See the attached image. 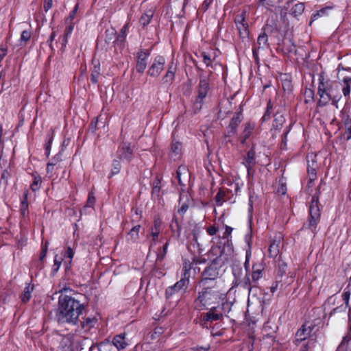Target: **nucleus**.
I'll use <instances>...</instances> for the list:
<instances>
[{
	"label": "nucleus",
	"instance_id": "obj_47",
	"mask_svg": "<svg viewBox=\"0 0 351 351\" xmlns=\"http://www.w3.org/2000/svg\"><path fill=\"white\" fill-rule=\"evenodd\" d=\"M315 337L310 338L306 343L302 345L301 351H310L315 346Z\"/></svg>",
	"mask_w": 351,
	"mask_h": 351
},
{
	"label": "nucleus",
	"instance_id": "obj_9",
	"mask_svg": "<svg viewBox=\"0 0 351 351\" xmlns=\"http://www.w3.org/2000/svg\"><path fill=\"white\" fill-rule=\"evenodd\" d=\"M177 71V64L172 60L168 64L166 73L162 78V84L171 85L175 80V74Z\"/></svg>",
	"mask_w": 351,
	"mask_h": 351
},
{
	"label": "nucleus",
	"instance_id": "obj_18",
	"mask_svg": "<svg viewBox=\"0 0 351 351\" xmlns=\"http://www.w3.org/2000/svg\"><path fill=\"white\" fill-rule=\"evenodd\" d=\"M317 93L320 97L319 103H322L323 105L326 104L330 99V93H327L324 84L321 82L318 86Z\"/></svg>",
	"mask_w": 351,
	"mask_h": 351
},
{
	"label": "nucleus",
	"instance_id": "obj_21",
	"mask_svg": "<svg viewBox=\"0 0 351 351\" xmlns=\"http://www.w3.org/2000/svg\"><path fill=\"white\" fill-rule=\"evenodd\" d=\"M183 271L184 273L182 276L181 279L175 284L176 288H177V290L179 291L184 287L186 288L189 282L190 274L189 270L185 267V269H183Z\"/></svg>",
	"mask_w": 351,
	"mask_h": 351
},
{
	"label": "nucleus",
	"instance_id": "obj_20",
	"mask_svg": "<svg viewBox=\"0 0 351 351\" xmlns=\"http://www.w3.org/2000/svg\"><path fill=\"white\" fill-rule=\"evenodd\" d=\"M160 221L159 220H155L154 226L151 228L150 235L152 236V242L150 247L154 245L158 240L160 234Z\"/></svg>",
	"mask_w": 351,
	"mask_h": 351
},
{
	"label": "nucleus",
	"instance_id": "obj_5",
	"mask_svg": "<svg viewBox=\"0 0 351 351\" xmlns=\"http://www.w3.org/2000/svg\"><path fill=\"white\" fill-rule=\"evenodd\" d=\"M209 90V84L207 80H201L197 88V96L194 102V108L197 110H199L203 104L204 99L206 98Z\"/></svg>",
	"mask_w": 351,
	"mask_h": 351
},
{
	"label": "nucleus",
	"instance_id": "obj_22",
	"mask_svg": "<svg viewBox=\"0 0 351 351\" xmlns=\"http://www.w3.org/2000/svg\"><path fill=\"white\" fill-rule=\"evenodd\" d=\"M280 237L278 239L274 240L268 249L269 256L271 258H276L280 252Z\"/></svg>",
	"mask_w": 351,
	"mask_h": 351
},
{
	"label": "nucleus",
	"instance_id": "obj_40",
	"mask_svg": "<svg viewBox=\"0 0 351 351\" xmlns=\"http://www.w3.org/2000/svg\"><path fill=\"white\" fill-rule=\"evenodd\" d=\"M97 321V319L95 317H87L84 322H82V327L83 328H86V330H89L95 326Z\"/></svg>",
	"mask_w": 351,
	"mask_h": 351
},
{
	"label": "nucleus",
	"instance_id": "obj_29",
	"mask_svg": "<svg viewBox=\"0 0 351 351\" xmlns=\"http://www.w3.org/2000/svg\"><path fill=\"white\" fill-rule=\"evenodd\" d=\"M267 42L268 38L267 34L263 33L258 36L257 42L254 44V47L259 49H264L268 45Z\"/></svg>",
	"mask_w": 351,
	"mask_h": 351
},
{
	"label": "nucleus",
	"instance_id": "obj_41",
	"mask_svg": "<svg viewBox=\"0 0 351 351\" xmlns=\"http://www.w3.org/2000/svg\"><path fill=\"white\" fill-rule=\"evenodd\" d=\"M73 30V25L72 24L69 25L65 30L63 35V39H62V46L65 47L68 43V39L70 37L71 34H72V32Z\"/></svg>",
	"mask_w": 351,
	"mask_h": 351
},
{
	"label": "nucleus",
	"instance_id": "obj_44",
	"mask_svg": "<svg viewBox=\"0 0 351 351\" xmlns=\"http://www.w3.org/2000/svg\"><path fill=\"white\" fill-rule=\"evenodd\" d=\"M31 38V32L27 30H24L22 32L21 38L19 40L20 44L19 45L21 47H24L26 45L27 42Z\"/></svg>",
	"mask_w": 351,
	"mask_h": 351
},
{
	"label": "nucleus",
	"instance_id": "obj_17",
	"mask_svg": "<svg viewBox=\"0 0 351 351\" xmlns=\"http://www.w3.org/2000/svg\"><path fill=\"white\" fill-rule=\"evenodd\" d=\"M250 256H251L250 251H247L246 252L245 261V263H244V267H245V271H246V274L248 272V270H249V266H250L249 261H250ZM239 284H242V286L245 289H247L248 290L249 293L251 292V290H252V286H251V280L249 278V277L247 276V274L245 275V278L243 280V282H240Z\"/></svg>",
	"mask_w": 351,
	"mask_h": 351
},
{
	"label": "nucleus",
	"instance_id": "obj_23",
	"mask_svg": "<svg viewBox=\"0 0 351 351\" xmlns=\"http://www.w3.org/2000/svg\"><path fill=\"white\" fill-rule=\"evenodd\" d=\"M241 122V117L240 114L234 115L232 119H231V121L229 125V130H228V135H234L236 134L237 127L239 126V123Z\"/></svg>",
	"mask_w": 351,
	"mask_h": 351
},
{
	"label": "nucleus",
	"instance_id": "obj_37",
	"mask_svg": "<svg viewBox=\"0 0 351 351\" xmlns=\"http://www.w3.org/2000/svg\"><path fill=\"white\" fill-rule=\"evenodd\" d=\"M153 16V12L152 10H149L146 13L143 14L139 19V23L145 27L147 24L149 23L152 18Z\"/></svg>",
	"mask_w": 351,
	"mask_h": 351
},
{
	"label": "nucleus",
	"instance_id": "obj_1",
	"mask_svg": "<svg viewBox=\"0 0 351 351\" xmlns=\"http://www.w3.org/2000/svg\"><path fill=\"white\" fill-rule=\"evenodd\" d=\"M84 308L83 304L69 295H60L56 319L60 324L76 325L78 317Z\"/></svg>",
	"mask_w": 351,
	"mask_h": 351
},
{
	"label": "nucleus",
	"instance_id": "obj_25",
	"mask_svg": "<svg viewBox=\"0 0 351 351\" xmlns=\"http://www.w3.org/2000/svg\"><path fill=\"white\" fill-rule=\"evenodd\" d=\"M282 50L286 54L295 53L296 49L295 45L291 41V40H285L282 43Z\"/></svg>",
	"mask_w": 351,
	"mask_h": 351
},
{
	"label": "nucleus",
	"instance_id": "obj_13",
	"mask_svg": "<svg viewBox=\"0 0 351 351\" xmlns=\"http://www.w3.org/2000/svg\"><path fill=\"white\" fill-rule=\"evenodd\" d=\"M178 181L180 185L184 186L189 180L190 173L186 166H180L176 171Z\"/></svg>",
	"mask_w": 351,
	"mask_h": 351
},
{
	"label": "nucleus",
	"instance_id": "obj_14",
	"mask_svg": "<svg viewBox=\"0 0 351 351\" xmlns=\"http://www.w3.org/2000/svg\"><path fill=\"white\" fill-rule=\"evenodd\" d=\"M243 163L247 168L248 173H250V171L256 165V153L254 147L247 152L246 156L244 158Z\"/></svg>",
	"mask_w": 351,
	"mask_h": 351
},
{
	"label": "nucleus",
	"instance_id": "obj_50",
	"mask_svg": "<svg viewBox=\"0 0 351 351\" xmlns=\"http://www.w3.org/2000/svg\"><path fill=\"white\" fill-rule=\"evenodd\" d=\"M242 272H243V271H242V268L241 267L234 266L233 267V274L236 278L237 282H237L238 285H239V283L240 282H243L242 280H240V277L242 274Z\"/></svg>",
	"mask_w": 351,
	"mask_h": 351
},
{
	"label": "nucleus",
	"instance_id": "obj_54",
	"mask_svg": "<svg viewBox=\"0 0 351 351\" xmlns=\"http://www.w3.org/2000/svg\"><path fill=\"white\" fill-rule=\"evenodd\" d=\"M168 246H169V241H167L166 243L163 245L162 250L161 252H160L157 255L158 260L161 261L164 258V257L165 256V255L167 254Z\"/></svg>",
	"mask_w": 351,
	"mask_h": 351
},
{
	"label": "nucleus",
	"instance_id": "obj_31",
	"mask_svg": "<svg viewBox=\"0 0 351 351\" xmlns=\"http://www.w3.org/2000/svg\"><path fill=\"white\" fill-rule=\"evenodd\" d=\"M254 129V124L250 123H247L245 124V129L243 132L242 139L241 140V143L242 144H244L245 142V140L250 136Z\"/></svg>",
	"mask_w": 351,
	"mask_h": 351
},
{
	"label": "nucleus",
	"instance_id": "obj_52",
	"mask_svg": "<svg viewBox=\"0 0 351 351\" xmlns=\"http://www.w3.org/2000/svg\"><path fill=\"white\" fill-rule=\"evenodd\" d=\"M160 190V180L157 178L154 182V186L152 189V194L158 195Z\"/></svg>",
	"mask_w": 351,
	"mask_h": 351
},
{
	"label": "nucleus",
	"instance_id": "obj_38",
	"mask_svg": "<svg viewBox=\"0 0 351 351\" xmlns=\"http://www.w3.org/2000/svg\"><path fill=\"white\" fill-rule=\"evenodd\" d=\"M229 188L226 189V193L228 195L230 193L231 195H237L240 192V186L237 182H230L229 184Z\"/></svg>",
	"mask_w": 351,
	"mask_h": 351
},
{
	"label": "nucleus",
	"instance_id": "obj_43",
	"mask_svg": "<svg viewBox=\"0 0 351 351\" xmlns=\"http://www.w3.org/2000/svg\"><path fill=\"white\" fill-rule=\"evenodd\" d=\"M285 121V118L283 115L276 114L274 120L273 126L276 129H280Z\"/></svg>",
	"mask_w": 351,
	"mask_h": 351
},
{
	"label": "nucleus",
	"instance_id": "obj_27",
	"mask_svg": "<svg viewBox=\"0 0 351 351\" xmlns=\"http://www.w3.org/2000/svg\"><path fill=\"white\" fill-rule=\"evenodd\" d=\"M33 290H34L33 285L28 284L25 287L22 294H21V301L23 303H27V302H29V300H30V298L32 297V293Z\"/></svg>",
	"mask_w": 351,
	"mask_h": 351
},
{
	"label": "nucleus",
	"instance_id": "obj_57",
	"mask_svg": "<svg viewBox=\"0 0 351 351\" xmlns=\"http://www.w3.org/2000/svg\"><path fill=\"white\" fill-rule=\"evenodd\" d=\"M202 56L203 58L204 62L206 64L207 66H211L212 60L210 57L206 54L205 52L202 53Z\"/></svg>",
	"mask_w": 351,
	"mask_h": 351
},
{
	"label": "nucleus",
	"instance_id": "obj_51",
	"mask_svg": "<svg viewBox=\"0 0 351 351\" xmlns=\"http://www.w3.org/2000/svg\"><path fill=\"white\" fill-rule=\"evenodd\" d=\"M278 274L280 276H282L285 273L287 270V264L283 261H279L278 264Z\"/></svg>",
	"mask_w": 351,
	"mask_h": 351
},
{
	"label": "nucleus",
	"instance_id": "obj_35",
	"mask_svg": "<svg viewBox=\"0 0 351 351\" xmlns=\"http://www.w3.org/2000/svg\"><path fill=\"white\" fill-rule=\"evenodd\" d=\"M32 176L34 177V180L30 187L32 191L35 192L40 189L41 186L42 179L40 176L36 175L35 173H33Z\"/></svg>",
	"mask_w": 351,
	"mask_h": 351
},
{
	"label": "nucleus",
	"instance_id": "obj_12",
	"mask_svg": "<svg viewBox=\"0 0 351 351\" xmlns=\"http://www.w3.org/2000/svg\"><path fill=\"white\" fill-rule=\"evenodd\" d=\"M217 308L213 307L208 312L205 313L200 322V325L203 327H207L206 324L208 322H213L219 320L223 317V315L221 313H217Z\"/></svg>",
	"mask_w": 351,
	"mask_h": 351
},
{
	"label": "nucleus",
	"instance_id": "obj_49",
	"mask_svg": "<svg viewBox=\"0 0 351 351\" xmlns=\"http://www.w3.org/2000/svg\"><path fill=\"white\" fill-rule=\"evenodd\" d=\"M106 38L105 40L107 43H110L116 36V31L114 29H107L106 31Z\"/></svg>",
	"mask_w": 351,
	"mask_h": 351
},
{
	"label": "nucleus",
	"instance_id": "obj_33",
	"mask_svg": "<svg viewBox=\"0 0 351 351\" xmlns=\"http://www.w3.org/2000/svg\"><path fill=\"white\" fill-rule=\"evenodd\" d=\"M140 229V225L134 226L128 232L127 239L132 241H136L138 239Z\"/></svg>",
	"mask_w": 351,
	"mask_h": 351
},
{
	"label": "nucleus",
	"instance_id": "obj_16",
	"mask_svg": "<svg viewBox=\"0 0 351 351\" xmlns=\"http://www.w3.org/2000/svg\"><path fill=\"white\" fill-rule=\"evenodd\" d=\"M118 157L120 159H125L130 161L132 156V150L129 144L123 143L117 151Z\"/></svg>",
	"mask_w": 351,
	"mask_h": 351
},
{
	"label": "nucleus",
	"instance_id": "obj_36",
	"mask_svg": "<svg viewBox=\"0 0 351 351\" xmlns=\"http://www.w3.org/2000/svg\"><path fill=\"white\" fill-rule=\"evenodd\" d=\"M100 75V65L99 63L95 64L92 71L90 75V80L93 83L96 84L98 82V77Z\"/></svg>",
	"mask_w": 351,
	"mask_h": 351
},
{
	"label": "nucleus",
	"instance_id": "obj_62",
	"mask_svg": "<svg viewBox=\"0 0 351 351\" xmlns=\"http://www.w3.org/2000/svg\"><path fill=\"white\" fill-rule=\"evenodd\" d=\"M6 53H7V48L1 47H0V62L2 60V59L6 55Z\"/></svg>",
	"mask_w": 351,
	"mask_h": 351
},
{
	"label": "nucleus",
	"instance_id": "obj_60",
	"mask_svg": "<svg viewBox=\"0 0 351 351\" xmlns=\"http://www.w3.org/2000/svg\"><path fill=\"white\" fill-rule=\"evenodd\" d=\"M56 165V162H49L47 165V172L49 173L53 171L54 166Z\"/></svg>",
	"mask_w": 351,
	"mask_h": 351
},
{
	"label": "nucleus",
	"instance_id": "obj_45",
	"mask_svg": "<svg viewBox=\"0 0 351 351\" xmlns=\"http://www.w3.org/2000/svg\"><path fill=\"white\" fill-rule=\"evenodd\" d=\"M62 261V258L56 254L54 257L53 265L52 267V273L56 274L59 270Z\"/></svg>",
	"mask_w": 351,
	"mask_h": 351
},
{
	"label": "nucleus",
	"instance_id": "obj_63",
	"mask_svg": "<svg viewBox=\"0 0 351 351\" xmlns=\"http://www.w3.org/2000/svg\"><path fill=\"white\" fill-rule=\"evenodd\" d=\"M212 0H204V1L202 3V8L205 11L208 9L210 4L211 3Z\"/></svg>",
	"mask_w": 351,
	"mask_h": 351
},
{
	"label": "nucleus",
	"instance_id": "obj_10",
	"mask_svg": "<svg viewBox=\"0 0 351 351\" xmlns=\"http://www.w3.org/2000/svg\"><path fill=\"white\" fill-rule=\"evenodd\" d=\"M338 79L343 82V86L342 88L343 94L345 97L349 96L350 93V83L351 82V75H343V71H344L346 69L343 67L342 64H341L338 66Z\"/></svg>",
	"mask_w": 351,
	"mask_h": 351
},
{
	"label": "nucleus",
	"instance_id": "obj_26",
	"mask_svg": "<svg viewBox=\"0 0 351 351\" xmlns=\"http://www.w3.org/2000/svg\"><path fill=\"white\" fill-rule=\"evenodd\" d=\"M111 344L114 345L115 347L120 351L121 349L125 348L127 343L125 340V336L123 335H119L114 337L112 343Z\"/></svg>",
	"mask_w": 351,
	"mask_h": 351
},
{
	"label": "nucleus",
	"instance_id": "obj_48",
	"mask_svg": "<svg viewBox=\"0 0 351 351\" xmlns=\"http://www.w3.org/2000/svg\"><path fill=\"white\" fill-rule=\"evenodd\" d=\"M99 351H119L114 345L111 343H101L99 348Z\"/></svg>",
	"mask_w": 351,
	"mask_h": 351
},
{
	"label": "nucleus",
	"instance_id": "obj_46",
	"mask_svg": "<svg viewBox=\"0 0 351 351\" xmlns=\"http://www.w3.org/2000/svg\"><path fill=\"white\" fill-rule=\"evenodd\" d=\"M10 177V173L7 170H3L1 176L0 185L3 186L4 188H6Z\"/></svg>",
	"mask_w": 351,
	"mask_h": 351
},
{
	"label": "nucleus",
	"instance_id": "obj_19",
	"mask_svg": "<svg viewBox=\"0 0 351 351\" xmlns=\"http://www.w3.org/2000/svg\"><path fill=\"white\" fill-rule=\"evenodd\" d=\"M128 28V23H126L121 29L119 35L117 36L115 40L114 41V43L117 45L120 48H122L124 47L125 45V40L127 36V29Z\"/></svg>",
	"mask_w": 351,
	"mask_h": 351
},
{
	"label": "nucleus",
	"instance_id": "obj_61",
	"mask_svg": "<svg viewBox=\"0 0 351 351\" xmlns=\"http://www.w3.org/2000/svg\"><path fill=\"white\" fill-rule=\"evenodd\" d=\"M47 243H46L45 246L43 247L42 249V252H41V254H40V261H43L47 255Z\"/></svg>",
	"mask_w": 351,
	"mask_h": 351
},
{
	"label": "nucleus",
	"instance_id": "obj_24",
	"mask_svg": "<svg viewBox=\"0 0 351 351\" xmlns=\"http://www.w3.org/2000/svg\"><path fill=\"white\" fill-rule=\"evenodd\" d=\"M333 8L334 5L331 4L320 9L319 10H317L315 14H313L310 24H311L313 21L317 20L319 17L327 16L329 12Z\"/></svg>",
	"mask_w": 351,
	"mask_h": 351
},
{
	"label": "nucleus",
	"instance_id": "obj_32",
	"mask_svg": "<svg viewBox=\"0 0 351 351\" xmlns=\"http://www.w3.org/2000/svg\"><path fill=\"white\" fill-rule=\"evenodd\" d=\"M304 10V5L302 3L295 4L290 10V14L294 17L300 16Z\"/></svg>",
	"mask_w": 351,
	"mask_h": 351
},
{
	"label": "nucleus",
	"instance_id": "obj_53",
	"mask_svg": "<svg viewBox=\"0 0 351 351\" xmlns=\"http://www.w3.org/2000/svg\"><path fill=\"white\" fill-rule=\"evenodd\" d=\"M121 169V164L120 161L118 160H114L112 163V169L111 173L112 175L117 174Z\"/></svg>",
	"mask_w": 351,
	"mask_h": 351
},
{
	"label": "nucleus",
	"instance_id": "obj_59",
	"mask_svg": "<svg viewBox=\"0 0 351 351\" xmlns=\"http://www.w3.org/2000/svg\"><path fill=\"white\" fill-rule=\"evenodd\" d=\"M52 6V0H45L44 2V9L47 12L48 11Z\"/></svg>",
	"mask_w": 351,
	"mask_h": 351
},
{
	"label": "nucleus",
	"instance_id": "obj_6",
	"mask_svg": "<svg viewBox=\"0 0 351 351\" xmlns=\"http://www.w3.org/2000/svg\"><path fill=\"white\" fill-rule=\"evenodd\" d=\"M165 62V58L163 56H156L148 69L147 75L152 77H158L164 70Z\"/></svg>",
	"mask_w": 351,
	"mask_h": 351
},
{
	"label": "nucleus",
	"instance_id": "obj_28",
	"mask_svg": "<svg viewBox=\"0 0 351 351\" xmlns=\"http://www.w3.org/2000/svg\"><path fill=\"white\" fill-rule=\"evenodd\" d=\"M74 254V250L71 247L68 246L66 247L63 256L64 257V258L69 259L68 261H65L66 269L71 267L72 259L73 258Z\"/></svg>",
	"mask_w": 351,
	"mask_h": 351
},
{
	"label": "nucleus",
	"instance_id": "obj_34",
	"mask_svg": "<svg viewBox=\"0 0 351 351\" xmlns=\"http://www.w3.org/2000/svg\"><path fill=\"white\" fill-rule=\"evenodd\" d=\"M252 282H256L258 280H260L263 277V269L261 267H257L254 265L252 267Z\"/></svg>",
	"mask_w": 351,
	"mask_h": 351
},
{
	"label": "nucleus",
	"instance_id": "obj_42",
	"mask_svg": "<svg viewBox=\"0 0 351 351\" xmlns=\"http://www.w3.org/2000/svg\"><path fill=\"white\" fill-rule=\"evenodd\" d=\"M28 191H26L23 194V198L21 203V213L24 216L28 210V202H27Z\"/></svg>",
	"mask_w": 351,
	"mask_h": 351
},
{
	"label": "nucleus",
	"instance_id": "obj_56",
	"mask_svg": "<svg viewBox=\"0 0 351 351\" xmlns=\"http://www.w3.org/2000/svg\"><path fill=\"white\" fill-rule=\"evenodd\" d=\"M95 202V198L93 195V193H90L88 196L86 206L88 207H92Z\"/></svg>",
	"mask_w": 351,
	"mask_h": 351
},
{
	"label": "nucleus",
	"instance_id": "obj_64",
	"mask_svg": "<svg viewBox=\"0 0 351 351\" xmlns=\"http://www.w3.org/2000/svg\"><path fill=\"white\" fill-rule=\"evenodd\" d=\"M345 134L346 135V140L351 138V125L347 128Z\"/></svg>",
	"mask_w": 351,
	"mask_h": 351
},
{
	"label": "nucleus",
	"instance_id": "obj_15",
	"mask_svg": "<svg viewBox=\"0 0 351 351\" xmlns=\"http://www.w3.org/2000/svg\"><path fill=\"white\" fill-rule=\"evenodd\" d=\"M350 295L351 292L349 289V287H346L341 295L342 300H343L345 305H341L334 308L335 312L345 311L347 308H349V311H351V307L350 306Z\"/></svg>",
	"mask_w": 351,
	"mask_h": 351
},
{
	"label": "nucleus",
	"instance_id": "obj_39",
	"mask_svg": "<svg viewBox=\"0 0 351 351\" xmlns=\"http://www.w3.org/2000/svg\"><path fill=\"white\" fill-rule=\"evenodd\" d=\"M171 154L172 157H175V159L176 158H178L181 154L182 152V145L179 142L173 143L171 145Z\"/></svg>",
	"mask_w": 351,
	"mask_h": 351
},
{
	"label": "nucleus",
	"instance_id": "obj_2",
	"mask_svg": "<svg viewBox=\"0 0 351 351\" xmlns=\"http://www.w3.org/2000/svg\"><path fill=\"white\" fill-rule=\"evenodd\" d=\"M204 289L199 293L197 298L195 301V306L199 310L220 302L224 298V294L216 289L203 287Z\"/></svg>",
	"mask_w": 351,
	"mask_h": 351
},
{
	"label": "nucleus",
	"instance_id": "obj_11",
	"mask_svg": "<svg viewBox=\"0 0 351 351\" xmlns=\"http://www.w3.org/2000/svg\"><path fill=\"white\" fill-rule=\"evenodd\" d=\"M150 53L147 50H141L137 53L136 60V71L138 73H143L147 67V60L148 59Z\"/></svg>",
	"mask_w": 351,
	"mask_h": 351
},
{
	"label": "nucleus",
	"instance_id": "obj_3",
	"mask_svg": "<svg viewBox=\"0 0 351 351\" xmlns=\"http://www.w3.org/2000/svg\"><path fill=\"white\" fill-rule=\"evenodd\" d=\"M221 265L220 259L217 258L204 270L200 284L202 287L207 286L208 280H215L219 276Z\"/></svg>",
	"mask_w": 351,
	"mask_h": 351
},
{
	"label": "nucleus",
	"instance_id": "obj_55",
	"mask_svg": "<svg viewBox=\"0 0 351 351\" xmlns=\"http://www.w3.org/2000/svg\"><path fill=\"white\" fill-rule=\"evenodd\" d=\"M179 291V290H177V288H176L175 285L171 287H169L165 291L166 298H169L171 297L175 293Z\"/></svg>",
	"mask_w": 351,
	"mask_h": 351
},
{
	"label": "nucleus",
	"instance_id": "obj_8",
	"mask_svg": "<svg viewBox=\"0 0 351 351\" xmlns=\"http://www.w3.org/2000/svg\"><path fill=\"white\" fill-rule=\"evenodd\" d=\"M313 328L314 327L311 325H302V326L298 330L295 334V344L298 346V343L305 341L307 339H309L310 338H314L311 335Z\"/></svg>",
	"mask_w": 351,
	"mask_h": 351
},
{
	"label": "nucleus",
	"instance_id": "obj_7",
	"mask_svg": "<svg viewBox=\"0 0 351 351\" xmlns=\"http://www.w3.org/2000/svg\"><path fill=\"white\" fill-rule=\"evenodd\" d=\"M244 14L245 13L243 12L237 14L234 19V23L239 31V36L243 40L247 38L249 36L248 25L245 21Z\"/></svg>",
	"mask_w": 351,
	"mask_h": 351
},
{
	"label": "nucleus",
	"instance_id": "obj_58",
	"mask_svg": "<svg viewBox=\"0 0 351 351\" xmlns=\"http://www.w3.org/2000/svg\"><path fill=\"white\" fill-rule=\"evenodd\" d=\"M206 231L208 233V234L213 236L217 233V232L218 231V228L215 226H210L207 228Z\"/></svg>",
	"mask_w": 351,
	"mask_h": 351
},
{
	"label": "nucleus",
	"instance_id": "obj_4",
	"mask_svg": "<svg viewBox=\"0 0 351 351\" xmlns=\"http://www.w3.org/2000/svg\"><path fill=\"white\" fill-rule=\"evenodd\" d=\"M319 217L320 213L318 196L313 195L312 197L309 206V221L308 223V228L311 230L313 233H315V232L317 223L319 219Z\"/></svg>",
	"mask_w": 351,
	"mask_h": 351
},
{
	"label": "nucleus",
	"instance_id": "obj_30",
	"mask_svg": "<svg viewBox=\"0 0 351 351\" xmlns=\"http://www.w3.org/2000/svg\"><path fill=\"white\" fill-rule=\"evenodd\" d=\"M227 198L228 194L223 187L218 191L215 196V202L217 205L219 206H221L227 200Z\"/></svg>",
	"mask_w": 351,
	"mask_h": 351
}]
</instances>
